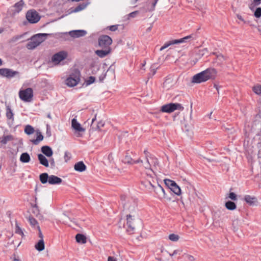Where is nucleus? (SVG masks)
Instances as JSON below:
<instances>
[{
    "label": "nucleus",
    "instance_id": "obj_44",
    "mask_svg": "<svg viewBox=\"0 0 261 261\" xmlns=\"http://www.w3.org/2000/svg\"><path fill=\"white\" fill-rule=\"evenodd\" d=\"M182 257H184L185 258L189 259L190 261L194 260V258L193 256L187 253H184V254H182Z\"/></svg>",
    "mask_w": 261,
    "mask_h": 261
},
{
    "label": "nucleus",
    "instance_id": "obj_4",
    "mask_svg": "<svg viewBox=\"0 0 261 261\" xmlns=\"http://www.w3.org/2000/svg\"><path fill=\"white\" fill-rule=\"evenodd\" d=\"M184 107L179 103H169L163 105L160 111L163 113H171L176 110L183 111Z\"/></svg>",
    "mask_w": 261,
    "mask_h": 261
},
{
    "label": "nucleus",
    "instance_id": "obj_54",
    "mask_svg": "<svg viewBox=\"0 0 261 261\" xmlns=\"http://www.w3.org/2000/svg\"><path fill=\"white\" fill-rule=\"evenodd\" d=\"M158 1L159 0H155L154 2L152 3V8L150 9V11H153L154 10L155 6H156Z\"/></svg>",
    "mask_w": 261,
    "mask_h": 261
},
{
    "label": "nucleus",
    "instance_id": "obj_10",
    "mask_svg": "<svg viewBox=\"0 0 261 261\" xmlns=\"http://www.w3.org/2000/svg\"><path fill=\"white\" fill-rule=\"evenodd\" d=\"M112 43V39L108 35H102L99 37L98 39L99 45L105 48L110 47V45Z\"/></svg>",
    "mask_w": 261,
    "mask_h": 261
},
{
    "label": "nucleus",
    "instance_id": "obj_27",
    "mask_svg": "<svg viewBox=\"0 0 261 261\" xmlns=\"http://www.w3.org/2000/svg\"><path fill=\"white\" fill-rule=\"evenodd\" d=\"M24 5V3L23 0H20L18 2L16 3L14 6V10L16 12H19L22 9V8Z\"/></svg>",
    "mask_w": 261,
    "mask_h": 261
},
{
    "label": "nucleus",
    "instance_id": "obj_15",
    "mask_svg": "<svg viewBox=\"0 0 261 261\" xmlns=\"http://www.w3.org/2000/svg\"><path fill=\"white\" fill-rule=\"evenodd\" d=\"M191 38V35H189V36H186L183 38L180 39L170 41L165 43L164 45L161 47L160 50H162L172 44L182 43V42H184L186 40L190 39Z\"/></svg>",
    "mask_w": 261,
    "mask_h": 261
},
{
    "label": "nucleus",
    "instance_id": "obj_57",
    "mask_svg": "<svg viewBox=\"0 0 261 261\" xmlns=\"http://www.w3.org/2000/svg\"><path fill=\"white\" fill-rule=\"evenodd\" d=\"M237 17L239 19H240V20L242 21H244V19L243 18V17L241 16V15H238L237 16Z\"/></svg>",
    "mask_w": 261,
    "mask_h": 261
},
{
    "label": "nucleus",
    "instance_id": "obj_59",
    "mask_svg": "<svg viewBox=\"0 0 261 261\" xmlns=\"http://www.w3.org/2000/svg\"><path fill=\"white\" fill-rule=\"evenodd\" d=\"M257 30L261 35V25L258 26Z\"/></svg>",
    "mask_w": 261,
    "mask_h": 261
},
{
    "label": "nucleus",
    "instance_id": "obj_56",
    "mask_svg": "<svg viewBox=\"0 0 261 261\" xmlns=\"http://www.w3.org/2000/svg\"><path fill=\"white\" fill-rule=\"evenodd\" d=\"M108 261H116V260L114 257L109 256Z\"/></svg>",
    "mask_w": 261,
    "mask_h": 261
},
{
    "label": "nucleus",
    "instance_id": "obj_19",
    "mask_svg": "<svg viewBox=\"0 0 261 261\" xmlns=\"http://www.w3.org/2000/svg\"><path fill=\"white\" fill-rule=\"evenodd\" d=\"M70 36L73 38H78L84 36L86 34V32L84 30H74L69 32Z\"/></svg>",
    "mask_w": 261,
    "mask_h": 261
},
{
    "label": "nucleus",
    "instance_id": "obj_31",
    "mask_svg": "<svg viewBox=\"0 0 261 261\" xmlns=\"http://www.w3.org/2000/svg\"><path fill=\"white\" fill-rule=\"evenodd\" d=\"M75 239L77 242L85 244L86 243V238L82 234L78 233L75 236Z\"/></svg>",
    "mask_w": 261,
    "mask_h": 261
},
{
    "label": "nucleus",
    "instance_id": "obj_1",
    "mask_svg": "<svg viewBox=\"0 0 261 261\" xmlns=\"http://www.w3.org/2000/svg\"><path fill=\"white\" fill-rule=\"evenodd\" d=\"M217 71L214 68H207V69L196 74L191 80L193 84H199L205 82L209 80H214L216 77Z\"/></svg>",
    "mask_w": 261,
    "mask_h": 261
},
{
    "label": "nucleus",
    "instance_id": "obj_55",
    "mask_svg": "<svg viewBox=\"0 0 261 261\" xmlns=\"http://www.w3.org/2000/svg\"><path fill=\"white\" fill-rule=\"evenodd\" d=\"M217 59L220 61H223L225 59L224 56L222 55L217 56Z\"/></svg>",
    "mask_w": 261,
    "mask_h": 261
},
{
    "label": "nucleus",
    "instance_id": "obj_8",
    "mask_svg": "<svg viewBox=\"0 0 261 261\" xmlns=\"http://www.w3.org/2000/svg\"><path fill=\"white\" fill-rule=\"evenodd\" d=\"M150 191H153L155 193L156 197L161 201L167 198V196L165 190L159 184L155 185Z\"/></svg>",
    "mask_w": 261,
    "mask_h": 261
},
{
    "label": "nucleus",
    "instance_id": "obj_13",
    "mask_svg": "<svg viewBox=\"0 0 261 261\" xmlns=\"http://www.w3.org/2000/svg\"><path fill=\"white\" fill-rule=\"evenodd\" d=\"M19 72L16 71H14L10 69L2 68L0 69V75L7 78H11L18 75Z\"/></svg>",
    "mask_w": 261,
    "mask_h": 261
},
{
    "label": "nucleus",
    "instance_id": "obj_12",
    "mask_svg": "<svg viewBox=\"0 0 261 261\" xmlns=\"http://www.w3.org/2000/svg\"><path fill=\"white\" fill-rule=\"evenodd\" d=\"M127 222H126V231L129 234H133L134 233L135 230V224L134 223V219L133 217L130 215H127Z\"/></svg>",
    "mask_w": 261,
    "mask_h": 261
},
{
    "label": "nucleus",
    "instance_id": "obj_50",
    "mask_svg": "<svg viewBox=\"0 0 261 261\" xmlns=\"http://www.w3.org/2000/svg\"><path fill=\"white\" fill-rule=\"evenodd\" d=\"M109 29L111 31H115L118 29V25H111L109 27Z\"/></svg>",
    "mask_w": 261,
    "mask_h": 261
},
{
    "label": "nucleus",
    "instance_id": "obj_39",
    "mask_svg": "<svg viewBox=\"0 0 261 261\" xmlns=\"http://www.w3.org/2000/svg\"><path fill=\"white\" fill-rule=\"evenodd\" d=\"M15 233L20 234L22 238L24 237V234L21 228L19 226L17 223H16Z\"/></svg>",
    "mask_w": 261,
    "mask_h": 261
},
{
    "label": "nucleus",
    "instance_id": "obj_5",
    "mask_svg": "<svg viewBox=\"0 0 261 261\" xmlns=\"http://www.w3.org/2000/svg\"><path fill=\"white\" fill-rule=\"evenodd\" d=\"M19 98L24 102H31L33 97V90L31 88H21L19 91Z\"/></svg>",
    "mask_w": 261,
    "mask_h": 261
},
{
    "label": "nucleus",
    "instance_id": "obj_17",
    "mask_svg": "<svg viewBox=\"0 0 261 261\" xmlns=\"http://www.w3.org/2000/svg\"><path fill=\"white\" fill-rule=\"evenodd\" d=\"M144 154L145 155V159H150L151 163L152 164L154 168H156L157 166L159 165V161L156 158L152 155L147 150H144Z\"/></svg>",
    "mask_w": 261,
    "mask_h": 261
},
{
    "label": "nucleus",
    "instance_id": "obj_9",
    "mask_svg": "<svg viewBox=\"0 0 261 261\" xmlns=\"http://www.w3.org/2000/svg\"><path fill=\"white\" fill-rule=\"evenodd\" d=\"M165 185L177 195L181 194V190L179 187L176 182L169 179H165L164 180Z\"/></svg>",
    "mask_w": 261,
    "mask_h": 261
},
{
    "label": "nucleus",
    "instance_id": "obj_32",
    "mask_svg": "<svg viewBox=\"0 0 261 261\" xmlns=\"http://www.w3.org/2000/svg\"><path fill=\"white\" fill-rule=\"evenodd\" d=\"M125 164L133 165L136 164V160H134L130 155L126 154L123 160Z\"/></svg>",
    "mask_w": 261,
    "mask_h": 261
},
{
    "label": "nucleus",
    "instance_id": "obj_34",
    "mask_svg": "<svg viewBox=\"0 0 261 261\" xmlns=\"http://www.w3.org/2000/svg\"><path fill=\"white\" fill-rule=\"evenodd\" d=\"M225 207L229 210H234L236 208L237 206L234 202L228 201L225 203Z\"/></svg>",
    "mask_w": 261,
    "mask_h": 261
},
{
    "label": "nucleus",
    "instance_id": "obj_20",
    "mask_svg": "<svg viewBox=\"0 0 261 261\" xmlns=\"http://www.w3.org/2000/svg\"><path fill=\"white\" fill-rule=\"evenodd\" d=\"M74 169L76 171L82 172L86 170V166L82 161H81L74 165Z\"/></svg>",
    "mask_w": 261,
    "mask_h": 261
},
{
    "label": "nucleus",
    "instance_id": "obj_61",
    "mask_svg": "<svg viewBox=\"0 0 261 261\" xmlns=\"http://www.w3.org/2000/svg\"><path fill=\"white\" fill-rule=\"evenodd\" d=\"M95 119H96V117H95L94 118H93V119H92V123H93V122H94V121L95 120Z\"/></svg>",
    "mask_w": 261,
    "mask_h": 261
},
{
    "label": "nucleus",
    "instance_id": "obj_60",
    "mask_svg": "<svg viewBox=\"0 0 261 261\" xmlns=\"http://www.w3.org/2000/svg\"><path fill=\"white\" fill-rule=\"evenodd\" d=\"M4 31V29L3 28H0V34L2 33Z\"/></svg>",
    "mask_w": 261,
    "mask_h": 261
},
{
    "label": "nucleus",
    "instance_id": "obj_35",
    "mask_svg": "<svg viewBox=\"0 0 261 261\" xmlns=\"http://www.w3.org/2000/svg\"><path fill=\"white\" fill-rule=\"evenodd\" d=\"M43 139V135L41 134L40 132H38L37 133L36 139L32 140V142L33 143V144L37 145L40 141H42Z\"/></svg>",
    "mask_w": 261,
    "mask_h": 261
},
{
    "label": "nucleus",
    "instance_id": "obj_46",
    "mask_svg": "<svg viewBox=\"0 0 261 261\" xmlns=\"http://www.w3.org/2000/svg\"><path fill=\"white\" fill-rule=\"evenodd\" d=\"M229 198L231 199L232 200H237V195L235 193L233 192H230L229 194Z\"/></svg>",
    "mask_w": 261,
    "mask_h": 261
},
{
    "label": "nucleus",
    "instance_id": "obj_6",
    "mask_svg": "<svg viewBox=\"0 0 261 261\" xmlns=\"http://www.w3.org/2000/svg\"><path fill=\"white\" fill-rule=\"evenodd\" d=\"M136 164L139 165L142 173L145 172H152L153 171V169L151 168V162L150 159H147L145 158L144 161H143L141 159L136 160Z\"/></svg>",
    "mask_w": 261,
    "mask_h": 261
},
{
    "label": "nucleus",
    "instance_id": "obj_11",
    "mask_svg": "<svg viewBox=\"0 0 261 261\" xmlns=\"http://www.w3.org/2000/svg\"><path fill=\"white\" fill-rule=\"evenodd\" d=\"M26 17L27 20L32 23L37 22L40 18L38 13L35 10L28 11L26 14Z\"/></svg>",
    "mask_w": 261,
    "mask_h": 261
},
{
    "label": "nucleus",
    "instance_id": "obj_49",
    "mask_svg": "<svg viewBox=\"0 0 261 261\" xmlns=\"http://www.w3.org/2000/svg\"><path fill=\"white\" fill-rule=\"evenodd\" d=\"M37 230L39 231V237L40 238V240H43V236L39 226H37Z\"/></svg>",
    "mask_w": 261,
    "mask_h": 261
},
{
    "label": "nucleus",
    "instance_id": "obj_51",
    "mask_svg": "<svg viewBox=\"0 0 261 261\" xmlns=\"http://www.w3.org/2000/svg\"><path fill=\"white\" fill-rule=\"evenodd\" d=\"M24 34H23V35H18V36H15V37H14L12 39V40L13 41H17L18 40H19V39H20L21 37H22L23 36H24Z\"/></svg>",
    "mask_w": 261,
    "mask_h": 261
},
{
    "label": "nucleus",
    "instance_id": "obj_64",
    "mask_svg": "<svg viewBox=\"0 0 261 261\" xmlns=\"http://www.w3.org/2000/svg\"><path fill=\"white\" fill-rule=\"evenodd\" d=\"M2 64V61L1 60V59H0V65H1Z\"/></svg>",
    "mask_w": 261,
    "mask_h": 261
},
{
    "label": "nucleus",
    "instance_id": "obj_33",
    "mask_svg": "<svg viewBox=\"0 0 261 261\" xmlns=\"http://www.w3.org/2000/svg\"><path fill=\"white\" fill-rule=\"evenodd\" d=\"M49 177V176L46 173H42L39 176L40 181L43 184L46 183L47 181H48Z\"/></svg>",
    "mask_w": 261,
    "mask_h": 261
},
{
    "label": "nucleus",
    "instance_id": "obj_23",
    "mask_svg": "<svg viewBox=\"0 0 261 261\" xmlns=\"http://www.w3.org/2000/svg\"><path fill=\"white\" fill-rule=\"evenodd\" d=\"M41 151L48 157L52 156L53 154L51 148L48 146H43L41 147Z\"/></svg>",
    "mask_w": 261,
    "mask_h": 261
},
{
    "label": "nucleus",
    "instance_id": "obj_30",
    "mask_svg": "<svg viewBox=\"0 0 261 261\" xmlns=\"http://www.w3.org/2000/svg\"><path fill=\"white\" fill-rule=\"evenodd\" d=\"M35 247L36 250L39 251H41L44 249L45 245L43 240H40L35 245Z\"/></svg>",
    "mask_w": 261,
    "mask_h": 261
},
{
    "label": "nucleus",
    "instance_id": "obj_22",
    "mask_svg": "<svg viewBox=\"0 0 261 261\" xmlns=\"http://www.w3.org/2000/svg\"><path fill=\"white\" fill-rule=\"evenodd\" d=\"M111 52V49L110 47L106 48L105 50H96L95 54L100 58H104L109 54Z\"/></svg>",
    "mask_w": 261,
    "mask_h": 261
},
{
    "label": "nucleus",
    "instance_id": "obj_42",
    "mask_svg": "<svg viewBox=\"0 0 261 261\" xmlns=\"http://www.w3.org/2000/svg\"><path fill=\"white\" fill-rule=\"evenodd\" d=\"M254 15L256 18H259L261 16V8L258 7L255 9Z\"/></svg>",
    "mask_w": 261,
    "mask_h": 261
},
{
    "label": "nucleus",
    "instance_id": "obj_40",
    "mask_svg": "<svg viewBox=\"0 0 261 261\" xmlns=\"http://www.w3.org/2000/svg\"><path fill=\"white\" fill-rule=\"evenodd\" d=\"M169 239L173 242H177L179 239V236L177 234L172 233L169 236Z\"/></svg>",
    "mask_w": 261,
    "mask_h": 261
},
{
    "label": "nucleus",
    "instance_id": "obj_3",
    "mask_svg": "<svg viewBox=\"0 0 261 261\" xmlns=\"http://www.w3.org/2000/svg\"><path fill=\"white\" fill-rule=\"evenodd\" d=\"M48 35V34L40 33L33 36L30 39V41L27 45V48L29 49H34L43 42Z\"/></svg>",
    "mask_w": 261,
    "mask_h": 261
},
{
    "label": "nucleus",
    "instance_id": "obj_36",
    "mask_svg": "<svg viewBox=\"0 0 261 261\" xmlns=\"http://www.w3.org/2000/svg\"><path fill=\"white\" fill-rule=\"evenodd\" d=\"M252 91L257 95H261V85L256 84L252 87Z\"/></svg>",
    "mask_w": 261,
    "mask_h": 261
},
{
    "label": "nucleus",
    "instance_id": "obj_24",
    "mask_svg": "<svg viewBox=\"0 0 261 261\" xmlns=\"http://www.w3.org/2000/svg\"><path fill=\"white\" fill-rule=\"evenodd\" d=\"M6 115L7 117V118L9 120H11V122L14 121V113L12 112V110H11L10 106H8L6 107Z\"/></svg>",
    "mask_w": 261,
    "mask_h": 261
},
{
    "label": "nucleus",
    "instance_id": "obj_2",
    "mask_svg": "<svg viewBox=\"0 0 261 261\" xmlns=\"http://www.w3.org/2000/svg\"><path fill=\"white\" fill-rule=\"evenodd\" d=\"M154 171L152 172L141 173V182L145 188L150 191L155 185Z\"/></svg>",
    "mask_w": 261,
    "mask_h": 261
},
{
    "label": "nucleus",
    "instance_id": "obj_18",
    "mask_svg": "<svg viewBox=\"0 0 261 261\" xmlns=\"http://www.w3.org/2000/svg\"><path fill=\"white\" fill-rule=\"evenodd\" d=\"M71 126L77 132H84L85 131V129L81 126V124L77 121L75 118L72 119Z\"/></svg>",
    "mask_w": 261,
    "mask_h": 261
},
{
    "label": "nucleus",
    "instance_id": "obj_41",
    "mask_svg": "<svg viewBox=\"0 0 261 261\" xmlns=\"http://www.w3.org/2000/svg\"><path fill=\"white\" fill-rule=\"evenodd\" d=\"M29 221L30 224L33 227H36L37 228V226H38V222L35 218H34L33 217H29Z\"/></svg>",
    "mask_w": 261,
    "mask_h": 261
},
{
    "label": "nucleus",
    "instance_id": "obj_16",
    "mask_svg": "<svg viewBox=\"0 0 261 261\" xmlns=\"http://www.w3.org/2000/svg\"><path fill=\"white\" fill-rule=\"evenodd\" d=\"M244 200L250 206L257 205L258 203L257 198L254 196L246 195L244 197Z\"/></svg>",
    "mask_w": 261,
    "mask_h": 261
},
{
    "label": "nucleus",
    "instance_id": "obj_28",
    "mask_svg": "<svg viewBox=\"0 0 261 261\" xmlns=\"http://www.w3.org/2000/svg\"><path fill=\"white\" fill-rule=\"evenodd\" d=\"M31 158L30 155L27 153H22L20 157V161L22 163H29L30 161Z\"/></svg>",
    "mask_w": 261,
    "mask_h": 261
},
{
    "label": "nucleus",
    "instance_id": "obj_26",
    "mask_svg": "<svg viewBox=\"0 0 261 261\" xmlns=\"http://www.w3.org/2000/svg\"><path fill=\"white\" fill-rule=\"evenodd\" d=\"M13 140V136L11 135H9L7 136H4L1 138H0V142L3 144H6L8 142L11 141Z\"/></svg>",
    "mask_w": 261,
    "mask_h": 261
},
{
    "label": "nucleus",
    "instance_id": "obj_21",
    "mask_svg": "<svg viewBox=\"0 0 261 261\" xmlns=\"http://www.w3.org/2000/svg\"><path fill=\"white\" fill-rule=\"evenodd\" d=\"M62 181V179L55 175L49 176L48 183L51 185L59 184Z\"/></svg>",
    "mask_w": 261,
    "mask_h": 261
},
{
    "label": "nucleus",
    "instance_id": "obj_25",
    "mask_svg": "<svg viewBox=\"0 0 261 261\" xmlns=\"http://www.w3.org/2000/svg\"><path fill=\"white\" fill-rule=\"evenodd\" d=\"M38 158L40 163L44 166L46 167H48V162L47 159L42 154H39L38 155Z\"/></svg>",
    "mask_w": 261,
    "mask_h": 261
},
{
    "label": "nucleus",
    "instance_id": "obj_52",
    "mask_svg": "<svg viewBox=\"0 0 261 261\" xmlns=\"http://www.w3.org/2000/svg\"><path fill=\"white\" fill-rule=\"evenodd\" d=\"M138 11H134V12H133L132 13H130L129 14H128V17H135L136 15L138 14Z\"/></svg>",
    "mask_w": 261,
    "mask_h": 261
},
{
    "label": "nucleus",
    "instance_id": "obj_47",
    "mask_svg": "<svg viewBox=\"0 0 261 261\" xmlns=\"http://www.w3.org/2000/svg\"><path fill=\"white\" fill-rule=\"evenodd\" d=\"M71 158V154L68 152L66 151L64 153V159L66 161L69 160Z\"/></svg>",
    "mask_w": 261,
    "mask_h": 261
},
{
    "label": "nucleus",
    "instance_id": "obj_48",
    "mask_svg": "<svg viewBox=\"0 0 261 261\" xmlns=\"http://www.w3.org/2000/svg\"><path fill=\"white\" fill-rule=\"evenodd\" d=\"M156 69H157L156 68H153L152 67H151V68H150V72L151 73L150 74L151 76H153L156 73Z\"/></svg>",
    "mask_w": 261,
    "mask_h": 261
},
{
    "label": "nucleus",
    "instance_id": "obj_38",
    "mask_svg": "<svg viewBox=\"0 0 261 261\" xmlns=\"http://www.w3.org/2000/svg\"><path fill=\"white\" fill-rule=\"evenodd\" d=\"M87 6V4H80L78 6H77L75 9L73 10L74 12H77L80 11H82L85 9Z\"/></svg>",
    "mask_w": 261,
    "mask_h": 261
},
{
    "label": "nucleus",
    "instance_id": "obj_7",
    "mask_svg": "<svg viewBox=\"0 0 261 261\" xmlns=\"http://www.w3.org/2000/svg\"><path fill=\"white\" fill-rule=\"evenodd\" d=\"M81 74L79 71L75 70L66 80V84L68 87L76 86L80 81Z\"/></svg>",
    "mask_w": 261,
    "mask_h": 261
},
{
    "label": "nucleus",
    "instance_id": "obj_58",
    "mask_svg": "<svg viewBox=\"0 0 261 261\" xmlns=\"http://www.w3.org/2000/svg\"><path fill=\"white\" fill-rule=\"evenodd\" d=\"M12 261H21V260H20V259H19L18 258V257H16V256H14Z\"/></svg>",
    "mask_w": 261,
    "mask_h": 261
},
{
    "label": "nucleus",
    "instance_id": "obj_37",
    "mask_svg": "<svg viewBox=\"0 0 261 261\" xmlns=\"http://www.w3.org/2000/svg\"><path fill=\"white\" fill-rule=\"evenodd\" d=\"M24 132L28 135H31L34 133V129L32 126L28 125L24 128Z\"/></svg>",
    "mask_w": 261,
    "mask_h": 261
},
{
    "label": "nucleus",
    "instance_id": "obj_29",
    "mask_svg": "<svg viewBox=\"0 0 261 261\" xmlns=\"http://www.w3.org/2000/svg\"><path fill=\"white\" fill-rule=\"evenodd\" d=\"M261 4V0H252L251 3L249 5V8L251 11H254L256 7Z\"/></svg>",
    "mask_w": 261,
    "mask_h": 261
},
{
    "label": "nucleus",
    "instance_id": "obj_63",
    "mask_svg": "<svg viewBox=\"0 0 261 261\" xmlns=\"http://www.w3.org/2000/svg\"><path fill=\"white\" fill-rule=\"evenodd\" d=\"M47 117H48V118H51V116H50V114H48V115H47Z\"/></svg>",
    "mask_w": 261,
    "mask_h": 261
},
{
    "label": "nucleus",
    "instance_id": "obj_62",
    "mask_svg": "<svg viewBox=\"0 0 261 261\" xmlns=\"http://www.w3.org/2000/svg\"><path fill=\"white\" fill-rule=\"evenodd\" d=\"M258 102H259V104L261 105V97L259 98Z\"/></svg>",
    "mask_w": 261,
    "mask_h": 261
},
{
    "label": "nucleus",
    "instance_id": "obj_14",
    "mask_svg": "<svg viewBox=\"0 0 261 261\" xmlns=\"http://www.w3.org/2000/svg\"><path fill=\"white\" fill-rule=\"evenodd\" d=\"M67 57V53L65 51H60L55 54L52 57V61L56 63H59Z\"/></svg>",
    "mask_w": 261,
    "mask_h": 261
},
{
    "label": "nucleus",
    "instance_id": "obj_45",
    "mask_svg": "<svg viewBox=\"0 0 261 261\" xmlns=\"http://www.w3.org/2000/svg\"><path fill=\"white\" fill-rule=\"evenodd\" d=\"M95 79L93 76H90L86 81V84L87 85H90L95 82Z\"/></svg>",
    "mask_w": 261,
    "mask_h": 261
},
{
    "label": "nucleus",
    "instance_id": "obj_43",
    "mask_svg": "<svg viewBox=\"0 0 261 261\" xmlns=\"http://www.w3.org/2000/svg\"><path fill=\"white\" fill-rule=\"evenodd\" d=\"M182 250L181 249H177L174 250L172 253H169L170 256H173L174 255H180L182 253Z\"/></svg>",
    "mask_w": 261,
    "mask_h": 261
},
{
    "label": "nucleus",
    "instance_id": "obj_53",
    "mask_svg": "<svg viewBox=\"0 0 261 261\" xmlns=\"http://www.w3.org/2000/svg\"><path fill=\"white\" fill-rule=\"evenodd\" d=\"M104 125H105L104 122H103L102 121L99 122L97 125V128L100 129V128L101 127H103L104 126Z\"/></svg>",
    "mask_w": 261,
    "mask_h": 261
}]
</instances>
